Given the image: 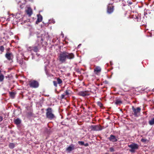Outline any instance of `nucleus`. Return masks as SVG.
<instances>
[{
	"mask_svg": "<svg viewBox=\"0 0 154 154\" xmlns=\"http://www.w3.org/2000/svg\"><path fill=\"white\" fill-rule=\"evenodd\" d=\"M46 116L48 118L51 120L55 117L54 115L52 113V110L51 108H48L46 109Z\"/></svg>",
	"mask_w": 154,
	"mask_h": 154,
	"instance_id": "f03ea898",
	"label": "nucleus"
},
{
	"mask_svg": "<svg viewBox=\"0 0 154 154\" xmlns=\"http://www.w3.org/2000/svg\"><path fill=\"white\" fill-rule=\"evenodd\" d=\"M29 85L31 88H36L38 87L39 84L37 81L35 80H32L29 81Z\"/></svg>",
	"mask_w": 154,
	"mask_h": 154,
	"instance_id": "20e7f679",
	"label": "nucleus"
},
{
	"mask_svg": "<svg viewBox=\"0 0 154 154\" xmlns=\"http://www.w3.org/2000/svg\"><path fill=\"white\" fill-rule=\"evenodd\" d=\"M38 19L36 21V22H41L42 19V16L40 14H38L37 15Z\"/></svg>",
	"mask_w": 154,
	"mask_h": 154,
	"instance_id": "2eb2a0df",
	"label": "nucleus"
},
{
	"mask_svg": "<svg viewBox=\"0 0 154 154\" xmlns=\"http://www.w3.org/2000/svg\"><path fill=\"white\" fill-rule=\"evenodd\" d=\"M141 141L143 142H146V139L142 138L141 140Z\"/></svg>",
	"mask_w": 154,
	"mask_h": 154,
	"instance_id": "2f4dec72",
	"label": "nucleus"
},
{
	"mask_svg": "<svg viewBox=\"0 0 154 154\" xmlns=\"http://www.w3.org/2000/svg\"><path fill=\"white\" fill-rule=\"evenodd\" d=\"M9 93L11 96L12 98H14L15 95V93L14 92H10Z\"/></svg>",
	"mask_w": 154,
	"mask_h": 154,
	"instance_id": "b1692460",
	"label": "nucleus"
},
{
	"mask_svg": "<svg viewBox=\"0 0 154 154\" xmlns=\"http://www.w3.org/2000/svg\"><path fill=\"white\" fill-rule=\"evenodd\" d=\"M84 145L85 146H88V143H86L85 144L84 143Z\"/></svg>",
	"mask_w": 154,
	"mask_h": 154,
	"instance_id": "72a5a7b5",
	"label": "nucleus"
},
{
	"mask_svg": "<svg viewBox=\"0 0 154 154\" xmlns=\"http://www.w3.org/2000/svg\"><path fill=\"white\" fill-rule=\"evenodd\" d=\"M115 104L116 105L120 104L122 103V101L119 100H116L115 102Z\"/></svg>",
	"mask_w": 154,
	"mask_h": 154,
	"instance_id": "aec40b11",
	"label": "nucleus"
},
{
	"mask_svg": "<svg viewBox=\"0 0 154 154\" xmlns=\"http://www.w3.org/2000/svg\"><path fill=\"white\" fill-rule=\"evenodd\" d=\"M91 130L93 131H98L101 130L102 128L100 126L92 125L91 126Z\"/></svg>",
	"mask_w": 154,
	"mask_h": 154,
	"instance_id": "423d86ee",
	"label": "nucleus"
},
{
	"mask_svg": "<svg viewBox=\"0 0 154 154\" xmlns=\"http://www.w3.org/2000/svg\"><path fill=\"white\" fill-rule=\"evenodd\" d=\"M113 7L112 6H108V7L107 12L109 14H111L113 12Z\"/></svg>",
	"mask_w": 154,
	"mask_h": 154,
	"instance_id": "f8f14e48",
	"label": "nucleus"
},
{
	"mask_svg": "<svg viewBox=\"0 0 154 154\" xmlns=\"http://www.w3.org/2000/svg\"><path fill=\"white\" fill-rule=\"evenodd\" d=\"M149 124L152 125L154 124V118H152L149 121Z\"/></svg>",
	"mask_w": 154,
	"mask_h": 154,
	"instance_id": "6ab92c4d",
	"label": "nucleus"
},
{
	"mask_svg": "<svg viewBox=\"0 0 154 154\" xmlns=\"http://www.w3.org/2000/svg\"><path fill=\"white\" fill-rule=\"evenodd\" d=\"M15 123L17 125H19L21 122V120L19 118H17L14 120Z\"/></svg>",
	"mask_w": 154,
	"mask_h": 154,
	"instance_id": "dca6fc26",
	"label": "nucleus"
},
{
	"mask_svg": "<svg viewBox=\"0 0 154 154\" xmlns=\"http://www.w3.org/2000/svg\"><path fill=\"white\" fill-rule=\"evenodd\" d=\"M4 77V76L3 74H2L0 75V82H2L3 81Z\"/></svg>",
	"mask_w": 154,
	"mask_h": 154,
	"instance_id": "4be33fe9",
	"label": "nucleus"
},
{
	"mask_svg": "<svg viewBox=\"0 0 154 154\" xmlns=\"http://www.w3.org/2000/svg\"><path fill=\"white\" fill-rule=\"evenodd\" d=\"M81 45V44H79L78 46V47H79Z\"/></svg>",
	"mask_w": 154,
	"mask_h": 154,
	"instance_id": "c9c22d12",
	"label": "nucleus"
},
{
	"mask_svg": "<svg viewBox=\"0 0 154 154\" xmlns=\"http://www.w3.org/2000/svg\"><path fill=\"white\" fill-rule=\"evenodd\" d=\"M57 83L59 84H61L62 83V80L60 79V78H58L57 79Z\"/></svg>",
	"mask_w": 154,
	"mask_h": 154,
	"instance_id": "412c9836",
	"label": "nucleus"
},
{
	"mask_svg": "<svg viewBox=\"0 0 154 154\" xmlns=\"http://www.w3.org/2000/svg\"><path fill=\"white\" fill-rule=\"evenodd\" d=\"M5 57L9 60H11L13 58V56L12 53H7L5 54Z\"/></svg>",
	"mask_w": 154,
	"mask_h": 154,
	"instance_id": "9d476101",
	"label": "nucleus"
},
{
	"mask_svg": "<svg viewBox=\"0 0 154 154\" xmlns=\"http://www.w3.org/2000/svg\"><path fill=\"white\" fill-rule=\"evenodd\" d=\"M132 109L134 112V115L135 116H138L140 113L141 111V109L139 107H138L137 108H135L134 106H132Z\"/></svg>",
	"mask_w": 154,
	"mask_h": 154,
	"instance_id": "39448f33",
	"label": "nucleus"
},
{
	"mask_svg": "<svg viewBox=\"0 0 154 154\" xmlns=\"http://www.w3.org/2000/svg\"><path fill=\"white\" fill-rule=\"evenodd\" d=\"M65 95H66L65 94H62L61 96V98L62 99L64 98Z\"/></svg>",
	"mask_w": 154,
	"mask_h": 154,
	"instance_id": "473e14b6",
	"label": "nucleus"
},
{
	"mask_svg": "<svg viewBox=\"0 0 154 154\" xmlns=\"http://www.w3.org/2000/svg\"><path fill=\"white\" fill-rule=\"evenodd\" d=\"M18 62L21 66L23 65L24 63L23 62V60L22 59L19 60Z\"/></svg>",
	"mask_w": 154,
	"mask_h": 154,
	"instance_id": "5701e85b",
	"label": "nucleus"
},
{
	"mask_svg": "<svg viewBox=\"0 0 154 154\" xmlns=\"http://www.w3.org/2000/svg\"><path fill=\"white\" fill-rule=\"evenodd\" d=\"M75 149V146L74 145L71 144L67 147L66 149L67 151L70 152Z\"/></svg>",
	"mask_w": 154,
	"mask_h": 154,
	"instance_id": "6e6552de",
	"label": "nucleus"
},
{
	"mask_svg": "<svg viewBox=\"0 0 154 154\" xmlns=\"http://www.w3.org/2000/svg\"><path fill=\"white\" fill-rule=\"evenodd\" d=\"M53 83L54 85V86L56 87L57 86V82H56V81H53Z\"/></svg>",
	"mask_w": 154,
	"mask_h": 154,
	"instance_id": "c756f323",
	"label": "nucleus"
},
{
	"mask_svg": "<svg viewBox=\"0 0 154 154\" xmlns=\"http://www.w3.org/2000/svg\"><path fill=\"white\" fill-rule=\"evenodd\" d=\"M75 57L74 54L72 53H69L66 51L61 52L58 56L59 61L62 63L65 62L66 59L71 60Z\"/></svg>",
	"mask_w": 154,
	"mask_h": 154,
	"instance_id": "f257e3e1",
	"label": "nucleus"
},
{
	"mask_svg": "<svg viewBox=\"0 0 154 154\" xmlns=\"http://www.w3.org/2000/svg\"><path fill=\"white\" fill-rule=\"evenodd\" d=\"M101 69L99 66H97L94 69V72H95V73L96 74H97L98 72H100L101 71Z\"/></svg>",
	"mask_w": 154,
	"mask_h": 154,
	"instance_id": "ddd939ff",
	"label": "nucleus"
},
{
	"mask_svg": "<svg viewBox=\"0 0 154 154\" xmlns=\"http://www.w3.org/2000/svg\"><path fill=\"white\" fill-rule=\"evenodd\" d=\"M79 94L83 97H84L87 95H88L89 94L88 93V91H81L79 93Z\"/></svg>",
	"mask_w": 154,
	"mask_h": 154,
	"instance_id": "1a4fd4ad",
	"label": "nucleus"
},
{
	"mask_svg": "<svg viewBox=\"0 0 154 154\" xmlns=\"http://www.w3.org/2000/svg\"><path fill=\"white\" fill-rule=\"evenodd\" d=\"M4 49V47L2 46H0V51L2 52H3Z\"/></svg>",
	"mask_w": 154,
	"mask_h": 154,
	"instance_id": "cd10ccee",
	"label": "nucleus"
},
{
	"mask_svg": "<svg viewBox=\"0 0 154 154\" xmlns=\"http://www.w3.org/2000/svg\"><path fill=\"white\" fill-rule=\"evenodd\" d=\"M109 150H110V151H111V152H113L114 151V148L112 147H110L109 148Z\"/></svg>",
	"mask_w": 154,
	"mask_h": 154,
	"instance_id": "7c9ffc66",
	"label": "nucleus"
},
{
	"mask_svg": "<svg viewBox=\"0 0 154 154\" xmlns=\"http://www.w3.org/2000/svg\"><path fill=\"white\" fill-rule=\"evenodd\" d=\"M109 140L112 142H116L118 140L117 138L113 135H111L110 137L108 138Z\"/></svg>",
	"mask_w": 154,
	"mask_h": 154,
	"instance_id": "0eeeda50",
	"label": "nucleus"
},
{
	"mask_svg": "<svg viewBox=\"0 0 154 154\" xmlns=\"http://www.w3.org/2000/svg\"><path fill=\"white\" fill-rule=\"evenodd\" d=\"M9 148L11 149H13L15 147V144L13 143H10L9 145Z\"/></svg>",
	"mask_w": 154,
	"mask_h": 154,
	"instance_id": "a211bd4d",
	"label": "nucleus"
},
{
	"mask_svg": "<svg viewBox=\"0 0 154 154\" xmlns=\"http://www.w3.org/2000/svg\"><path fill=\"white\" fill-rule=\"evenodd\" d=\"M2 120V117L0 116V122H1Z\"/></svg>",
	"mask_w": 154,
	"mask_h": 154,
	"instance_id": "f704fd0d",
	"label": "nucleus"
},
{
	"mask_svg": "<svg viewBox=\"0 0 154 154\" xmlns=\"http://www.w3.org/2000/svg\"><path fill=\"white\" fill-rule=\"evenodd\" d=\"M41 35V37L37 36V37L38 38V42L40 41V43H42V42L45 39V33H43Z\"/></svg>",
	"mask_w": 154,
	"mask_h": 154,
	"instance_id": "9b49d317",
	"label": "nucleus"
},
{
	"mask_svg": "<svg viewBox=\"0 0 154 154\" xmlns=\"http://www.w3.org/2000/svg\"><path fill=\"white\" fill-rule=\"evenodd\" d=\"M71 93V91L67 89L65 91V95H69Z\"/></svg>",
	"mask_w": 154,
	"mask_h": 154,
	"instance_id": "f3484780",
	"label": "nucleus"
},
{
	"mask_svg": "<svg viewBox=\"0 0 154 154\" xmlns=\"http://www.w3.org/2000/svg\"><path fill=\"white\" fill-rule=\"evenodd\" d=\"M32 50H33L35 52H37L38 50L37 47L35 46L34 47H33Z\"/></svg>",
	"mask_w": 154,
	"mask_h": 154,
	"instance_id": "393cba45",
	"label": "nucleus"
},
{
	"mask_svg": "<svg viewBox=\"0 0 154 154\" xmlns=\"http://www.w3.org/2000/svg\"><path fill=\"white\" fill-rule=\"evenodd\" d=\"M30 35H31V33H30Z\"/></svg>",
	"mask_w": 154,
	"mask_h": 154,
	"instance_id": "e433bc0d",
	"label": "nucleus"
},
{
	"mask_svg": "<svg viewBox=\"0 0 154 154\" xmlns=\"http://www.w3.org/2000/svg\"><path fill=\"white\" fill-rule=\"evenodd\" d=\"M129 4H132V3H129Z\"/></svg>",
	"mask_w": 154,
	"mask_h": 154,
	"instance_id": "4c0bfd02",
	"label": "nucleus"
},
{
	"mask_svg": "<svg viewBox=\"0 0 154 154\" xmlns=\"http://www.w3.org/2000/svg\"><path fill=\"white\" fill-rule=\"evenodd\" d=\"M26 12L29 16H30L32 14V9L30 8H28L27 10L26 11Z\"/></svg>",
	"mask_w": 154,
	"mask_h": 154,
	"instance_id": "4468645a",
	"label": "nucleus"
},
{
	"mask_svg": "<svg viewBox=\"0 0 154 154\" xmlns=\"http://www.w3.org/2000/svg\"><path fill=\"white\" fill-rule=\"evenodd\" d=\"M28 117H30L32 116V113L31 112H29L27 114Z\"/></svg>",
	"mask_w": 154,
	"mask_h": 154,
	"instance_id": "a878e982",
	"label": "nucleus"
},
{
	"mask_svg": "<svg viewBox=\"0 0 154 154\" xmlns=\"http://www.w3.org/2000/svg\"><path fill=\"white\" fill-rule=\"evenodd\" d=\"M128 146L131 149L129 150L131 152L134 153L135 152V150L138 149V145L135 143H132L130 145H128Z\"/></svg>",
	"mask_w": 154,
	"mask_h": 154,
	"instance_id": "7ed1b4c3",
	"label": "nucleus"
},
{
	"mask_svg": "<svg viewBox=\"0 0 154 154\" xmlns=\"http://www.w3.org/2000/svg\"><path fill=\"white\" fill-rule=\"evenodd\" d=\"M78 143L81 145H84V143L83 141H78Z\"/></svg>",
	"mask_w": 154,
	"mask_h": 154,
	"instance_id": "bb28decb",
	"label": "nucleus"
},
{
	"mask_svg": "<svg viewBox=\"0 0 154 154\" xmlns=\"http://www.w3.org/2000/svg\"><path fill=\"white\" fill-rule=\"evenodd\" d=\"M98 105L100 107H101L102 106V104L100 102H97Z\"/></svg>",
	"mask_w": 154,
	"mask_h": 154,
	"instance_id": "c85d7f7f",
	"label": "nucleus"
}]
</instances>
